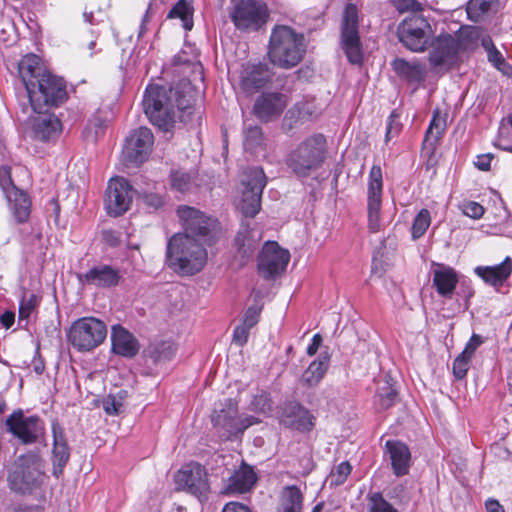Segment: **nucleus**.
I'll return each mask as SVG.
<instances>
[{
	"instance_id": "obj_1",
	"label": "nucleus",
	"mask_w": 512,
	"mask_h": 512,
	"mask_svg": "<svg viewBox=\"0 0 512 512\" xmlns=\"http://www.w3.org/2000/svg\"><path fill=\"white\" fill-rule=\"evenodd\" d=\"M190 82L183 80L174 88L157 84L147 86L143 96V109L150 122L158 128L168 131L176 122L177 112L192 109Z\"/></svg>"
},
{
	"instance_id": "obj_2",
	"label": "nucleus",
	"mask_w": 512,
	"mask_h": 512,
	"mask_svg": "<svg viewBox=\"0 0 512 512\" xmlns=\"http://www.w3.org/2000/svg\"><path fill=\"white\" fill-rule=\"evenodd\" d=\"M207 245L189 235L174 234L167 243L168 266L181 275H193L202 270L207 261Z\"/></svg>"
},
{
	"instance_id": "obj_3",
	"label": "nucleus",
	"mask_w": 512,
	"mask_h": 512,
	"mask_svg": "<svg viewBox=\"0 0 512 512\" xmlns=\"http://www.w3.org/2000/svg\"><path fill=\"white\" fill-rule=\"evenodd\" d=\"M397 34L399 42L409 51L429 50V62L434 68L451 62L459 49V42L451 34Z\"/></svg>"
},
{
	"instance_id": "obj_4",
	"label": "nucleus",
	"mask_w": 512,
	"mask_h": 512,
	"mask_svg": "<svg viewBox=\"0 0 512 512\" xmlns=\"http://www.w3.org/2000/svg\"><path fill=\"white\" fill-rule=\"evenodd\" d=\"M326 158V139L322 134L307 137L290 151L286 165L299 178L318 170Z\"/></svg>"
},
{
	"instance_id": "obj_5",
	"label": "nucleus",
	"mask_w": 512,
	"mask_h": 512,
	"mask_svg": "<svg viewBox=\"0 0 512 512\" xmlns=\"http://www.w3.org/2000/svg\"><path fill=\"white\" fill-rule=\"evenodd\" d=\"M238 406L232 399L221 402L211 415L213 427L222 440L239 437L250 426L259 423L254 416L237 417Z\"/></svg>"
},
{
	"instance_id": "obj_6",
	"label": "nucleus",
	"mask_w": 512,
	"mask_h": 512,
	"mask_svg": "<svg viewBox=\"0 0 512 512\" xmlns=\"http://www.w3.org/2000/svg\"><path fill=\"white\" fill-rule=\"evenodd\" d=\"M306 51L304 34H271L268 55L281 68L296 66Z\"/></svg>"
},
{
	"instance_id": "obj_7",
	"label": "nucleus",
	"mask_w": 512,
	"mask_h": 512,
	"mask_svg": "<svg viewBox=\"0 0 512 512\" xmlns=\"http://www.w3.org/2000/svg\"><path fill=\"white\" fill-rule=\"evenodd\" d=\"M26 92L32 109L37 113L49 107H58L67 99L65 82L49 72L44 73L35 86Z\"/></svg>"
},
{
	"instance_id": "obj_8",
	"label": "nucleus",
	"mask_w": 512,
	"mask_h": 512,
	"mask_svg": "<svg viewBox=\"0 0 512 512\" xmlns=\"http://www.w3.org/2000/svg\"><path fill=\"white\" fill-rule=\"evenodd\" d=\"M177 215L184 228V233L189 237L203 241L207 245L216 242L219 234V226L216 219L206 216L200 210L190 206H180Z\"/></svg>"
},
{
	"instance_id": "obj_9",
	"label": "nucleus",
	"mask_w": 512,
	"mask_h": 512,
	"mask_svg": "<svg viewBox=\"0 0 512 512\" xmlns=\"http://www.w3.org/2000/svg\"><path fill=\"white\" fill-rule=\"evenodd\" d=\"M107 336L106 324L96 317H82L73 322L68 333L71 345L78 351H91Z\"/></svg>"
},
{
	"instance_id": "obj_10",
	"label": "nucleus",
	"mask_w": 512,
	"mask_h": 512,
	"mask_svg": "<svg viewBox=\"0 0 512 512\" xmlns=\"http://www.w3.org/2000/svg\"><path fill=\"white\" fill-rule=\"evenodd\" d=\"M266 185V176L260 167L245 172L242 179L240 196L236 199V208L249 218L255 217L261 209V195Z\"/></svg>"
},
{
	"instance_id": "obj_11",
	"label": "nucleus",
	"mask_w": 512,
	"mask_h": 512,
	"mask_svg": "<svg viewBox=\"0 0 512 512\" xmlns=\"http://www.w3.org/2000/svg\"><path fill=\"white\" fill-rule=\"evenodd\" d=\"M42 464L35 453L18 457L8 475L11 489L20 493L30 492L40 484Z\"/></svg>"
},
{
	"instance_id": "obj_12",
	"label": "nucleus",
	"mask_w": 512,
	"mask_h": 512,
	"mask_svg": "<svg viewBox=\"0 0 512 512\" xmlns=\"http://www.w3.org/2000/svg\"><path fill=\"white\" fill-rule=\"evenodd\" d=\"M175 483L178 489L194 495L201 502L208 498V474L205 467L198 463H189L179 470L175 474Z\"/></svg>"
},
{
	"instance_id": "obj_13",
	"label": "nucleus",
	"mask_w": 512,
	"mask_h": 512,
	"mask_svg": "<svg viewBox=\"0 0 512 512\" xmlns=\"http://www.w3.org/2000/svg\"><path fill=\"white\" fill-rule=\"evenodd\" d=\"M267 18V7L259 0H239L231 12V19L237 29L260 30Z\"/></svg>"
},
{
	"instance_id": "obj_14",
	"label": "nucleus",
	"mask_w": 512,
	"mask_h": 512,
	"mask_svg": "<svg viewBox=\"0 0 512 512\" xmlns=\"http://www.w3.org/2000/svg\"><path fill=\"white\" fill-rule=\"evenodd\" d=\"M134 196V190L130 183L123 177H116L109 181L105 207L109 215L114 217L124 214L130 208Z\"/></svg>"
},
{
	"instance_id": "obj_15",
	"label": "nucleus",
	"mask_w": 512,
	"mask_h": 512,
	"mask_svg": "<svg viewBox=\"0 0 512 512\" xmlns=\"http://www.w3.org/2000/svg\"><path fill=\"white\" fill-rule=\"evenodd\" d=\"M6 426L24 444L35 443L44 432V424L39 417H26L22 411L11 414L6 420Z\"/></svg>"
},
{
	"instance_id": "obj_16",
	"label": "nucleus",
	"mask_w": 512,
	"mask_h": 512,
	"mask_svg": "<svg viewBox=\"0 0 512 512\" xmlns=\"http://www.w3.org/2000/svg\"><path fill=\"white\" fill-rule=\"evenodd\" d=\"M290 260V254L276 242H267L258 256L259 273L266 279L282 273Z\"/></svg>"
},
{
	"instance_id": "obj_17",
	"label": "nucleus",
	"mask_w": 512,
	"mask_h": 512,
	"mask_svg": "<svg viewBox=\"0 0 512 512\" xmlns=\"http://www.w3.org/2000/svg\"><path fill=\"white\" fill-rule=\"evenodd\" d=\"M154 136L147 127H140L134 130L126 139L122 151L123 158L132 164H141L151 152Z\"/></svg>"
},
{
	"instance_id": "obj_18",
	"label": "nucleus",
	"mask_w": 512,
	"mask_h": 512,
	"mask_svg": "<svg viewBox=\"0 0 512 512\" xmlns=\"http://www.w3.org/2000/svg\"><path fill=\"white\" fill-rule=\"evenodd\" d=\"M383 179L380 166H372L368 180V227L370 232L380 230V209L382 203Z\"/></svg>"
},
{
	"instance_id": "obj_19",
	"label": "nucleus",
	"mask_w": 512,
	"mask_h": 512,
	"mask_svg": "<svg viewBox=\"0 0 512 512\" xmlns=\"http://www.w3.org/2000/svg\"><path fill=\"white\" fill-rule=\"evenodd\" d=\"M61 129V122L55 115L41 111L31 121L29 136L34 141L49 142L58 137Z\"/></svg>"
},
{
	"instance_id": "obj_20",
	"label": "nucleus",
	"mask_w": 512,
	"mask_h": 512,
	"mask_svg": "<svg viewBox=\"0 0 512 512\" xmlns=\"http://www.w3.org/2000/svg\"><path fill=\"white\" fill-rule=\"evenodd\" d=\"M285 107V95L281 93H263L256 99L253 112L258 119L268 122L279 117Z\"/></svg>"
},
{
	"instance_id": "obj_21",
	"label": "nucleus",
	"mask_w": 512,
	"mask_h": 512,
	"mask_svg": "<svg viewBox=\"0 0 512 512\" xmlns=\"http://www.w3.org/2000/svg\"><path fill=\"white\" fill-rule=\"evenodd\" d=\"M314 416L297 402H288L283 407L282 422L285 426L301 432H309L314 427Z\"/></svg>"
},
{
	"instance_id": "obj_22",
	"label": "nucleus",
	"mask_w": 512,
	"mask_h": 512,
	"mask_svg": "<svg viewBox=\"0 0 512 512\" xmlns=\"http://www.w3.org/2000/svg\"><path fill=\"white\" fill-rule=\"evenodd\" d=\"M272 79V73L265 64H248L240 76V86L246 93H255Z\"/></svg>"
},
{
	"instance_id": "obj_23",
	"label": "nucleus",
	"mask_w": 512,
	"mask_h": 512,
	"mask_svg": "<svg viewBox=\"0 0 512 512\" xmlns=\"http://www.w3.org/2000/svg\"><path fill=\"white\" fill-rule=\"evenodd\" d=\"M140 345L136 337L121 325L111 328V350L125 358H133L139 352Z\"/></svg>"
},
{
	"instance_id": "obj_24",
	"label": "nucleus",
	"mask_w": 512,
	"mask_h": 512,
	"mask_svg": "<svg viewBox=\"0 0 512 512\" xmlns=\"http://www.w3.org/2000/svg\"><path fill=\"white\" fill-rule=\"evenodd\" d=\"M77 277L82 284L103 288L116 286L121 278L117 269L104 264L92 267L86 273L78 274Z\"/></svg>"
},
{
	"instance_id": "obj_25",
	"label": "nucleus",
	"mask_w": 512,
	"mask_h": 512,
	"mask_svg": "<svg viewBox=\"0 0 512 512\" xmlns=\"http://www.w3.org/2000/svg\"><path fill=\"white\" fill-rule=\"evenodd\" d=\"M385 450L389 455L394 474L398 477L407 475L411 464L409 447L401 441L388 440L385 444Z\"/></svg>"
},
{
	"instance_id": "obj_26",
	"label": "nucleus",
	"mask_w": 512,
	"mask_h": 512,
	"mask_svg": "<svg viewBox=\"0 0 512 512\" xmlns=\"http://www.w3.org/2000/svg\"><path fill=\"white\" fill-rule=\"evenodd\" d=\"M475 274L486 284L495 288L501 287L510 277L512 272V260L506 257L500 264L493 266H477Z\"/></svg>"
},
{
	"instance_id": "obj_27",
	"label": "nucleus",
	"mask_w": 512,
	"mask_h": 512,
	"mask_svg": "<svg viewBox=\"0 0 512 512\" xmlns=\"http://www.w3.org/2000/svg\"><path fill=\"white\" fill-rule=\"evenodd\" d=\"M257 481V476L248 465H242L227 480L223 494H242L250 491Z\"/></svg>"
},
{
	"instance_id": "obj_28",
	"label": "nucleus",
	"mask_w": 512,
	"mask_h": 512,
	"mask_svg": "<svg viewBox=\"0 0 512 512\" xmlns=\"http://www.w3.org/2000/svg\"><path fill=\"white\" fill-rule=\"evenodd\" d=\"M458 283L456 271L444 264H436L433 270V286L443 298H451Z\"/></svg>"
},
{
	"instance_id": "obj_29",
	"label": "nucleus",
	"mask_w": 512,
	"mask_h": 512,
	"mask_svg": "<svg viewBox=\"0 0 512 512\" xmlns=\"http://www.w3.org/2000/svg\"><path fill=\"white\" fill-rule=\"evenodd\" d=\"M18 69L26 91L32 89V87L35 86V82H37L44 73H48L42 67L40 58L34 54L23 57L19 62Z\"/></svg>"
},
{
	"instance_id": "obj_30",
	"label": "nucleus",
	"mask_w": 512,
	"mask_h": 512,
	"mask_svg": "<svg viewBox=\"0 0 512 512\" xmlns=\"http://www.w3.org/2000/svg\"><path fill=\"white\" fill-rule=\"evenodd\" d=\"M53 439V474L59 477L69 460L70 452L61 427L55 424L53 425Z\"/></svg>"
},
{
	"instance_id": "obj_31",
	"label": "nucleus",
	"mask_w": 512,
	"mask_h": 512,
	"mask_svg": "<svg viewBox=\"0 0 512 512\" xmlns=\"http://www.w3.org/2000/svg\"><path fill=\"white\" fill-rule=\"evenodd\" d=\"M397 75L409 83H420L426 77L425 66L419 62H409L402 58H397L392 63Z\"/></svg>"
},
{
	"instance_id": "obj_32",
	"label": "nucleus",
	"mask_w": 512,
	"mask_h": 512,
	"mask_svg": "<svg viewBox=\"0 0 512 512\" xmlns=\"http://www.w3.org/2000/svg\"><path fill=\"white\" fill-rule=\"evenodd\" d=\"M7 200L12 203L13 214L19 223L28 220L30 215V200L28 195L18 188H13L12 191L5 194Z\"/></svg>"
},
{
	"instance_id": "obj_33",
	"label": "nucleus",
	"mask_w": 512,
	"mask_h": 512,
	"mask_svg": "<svg viewBox=\"0 0 512 512\" xmlns=\"http://www.w3.org/2000/svg\"><path fill=\"white\" fill-rule=\"evenodd\" d=\"M303 496L296 486H287L283 489L280 498V505L277 512H301Z\"/></svg>"
},
{
	"instance_id": "obj_34",
	"label": "nucleus",
	"mask_w": 512,
	"mask_h": 512,
	"mask_svg": "<svg viewBox=\"0 0 512 512\" xmlns=\"http://www.w3.org/2000/svg\"><path fill=\"white\" fill-rule=\"evenodd\" d=\"M328 362L329 361L327 357H320L319 359L311 362L308 368L302 374V385L309 388L317 386L327 371Z\"/></svg>"
},
{
	"instance_id": "obj_35",
	"label": "nucleus",
	"mask_w": 512,
	"mask_h": 512,
	"mask_svg": "<svg viewBox=\"0 0 512 512\" xmlns=\"http://www.w3.org/2000/svg\"><path fill=\"white\" fill-rule=\"evenodd\" d=\"M341 45L351 64L363 62L364 55L359 34H342Z\"/></svg>"
},
{
	"instance_id": "obj_36",
	"label": "nucleus",
	"mask_w": 512,
	"mask_h": 512,
	"mask_svg": "<svg viewBox=\"0 0 512 512\" xmlns=\"http://www.w3.org/2000/svg\"><path fill=\"white\" fill-rule=\"evenodd\" d=\"M482 46L487 52L488 61L505 75L512 73V67L505 61L501 52L496 48L490 37L482 39Z\"/></svg>"
},
{
	"instance_id": "obj_37",
	"label": "nucleus",
	"mask_w": 512,
	"mask_h": 512,
	"mask_svg": "<svg viewBox=\"0 0 512 512\" xmlns=\"http://www.w3.org/2000/svg\"><path fill=\"white\" fill-rule=\"evenodd\" d=\"M446 130V119L438 110L434 111L433 117L426 131L425 142L431 145L436 144L443 136Z\"/></svg>"
},
{
	"instance_id": "obj_38",
	"label": "nucleus",
	"mask_w": 512,
	"mask_h": 512,
	"mask_svg": "<svg viewBox=\"0 0 512 512\" xmlns=\"http://www.w3.org/2000/svg\"><path fill=\"white\" fill-rule=\"evenodd\" d=\"M170 19H179L184 30L193 28L192 8L184 0L178 1L168 14Z\"/></svg>"
},
{
	"instance_id": "obj_39",
	"label": "nucleus",
	"mask_w": 512,
	"mask_h": 512,
	"mask_svg": "<svg viewBox=\"0 0 512 512\" xmlns=\"http://www.w3.org/2000/svg\"><path fill=\"white\" fill-rule=\"evenodd\" d=\"M397 400V391L392 385L386 381L381 387L378 388L374 397V404L380 410H386L392 407Z\"/></svg>"
},
{
	"instance_id": "obj_40",
	"label": "nucleus",
	"mask_w": 512,
	"mask_h": 512,
	"mask_svg": "<svg viewBox=\"0 0 512 512\" xmlns=\"http://www.w3.org/2000/svg\"><path fill=\"white\" fill-rule=\"evenodd\" d=\"M176 349L170 342L162 341L150 346L148 353L149 358L154 364H159L170 360L175 354Z\"/></svg>"
},
{
	"instance_id": "obj_41",
	"label": "nucleus",
	"mask_w": 512,
	"mask_h": 512,
	"mask_svg": "<svg viewBox=\"0 0 512 512\" xmlns=\"http://www.w3.org/2000/svg\"><path fill=\"white\" fill-rule=\"evenodd\" d=\"M431 30L430 24L420 14L413 13L406 17L398 27V32H426Z\"/></svg>"
},
{
	"instance_id": "obj_42",
	"label": "nucleus",
	"mask_w": 512,
	"mask_h": 512,
	"mask_svg": "<svg viewBox=\"0 0 512 512\" xmlns=\"http://www.w3.org/2000/svg\"><path fill=\"white\" fill-rule=\"evenodd\" d=\"M367 512H399L388 502L381 492H370L367 495Z\"/></svg>"
},
{
	"instance_id": "obj_43",
	"label": "nucleus",
	"mask_w": 512,
	"mask_h": 512,
	"mask_svg": "<svg viewBox=\"0 0 512 512\" xmlns=\"http://www.w3.org/2000/svg\"><path fill=\"white\" fill-rule=\"evenodd\" d=\"M263 133L259 126H249L244 131L243 145L245 150L255 153L263 144Z\"/></svg>"
},
{
	"instance_id": "obj_44",
	"label": "nucleus",
	"mask_w": 512,
	"mask_h": 512,
	"mask_svg": "<svg viewBox=\"0 0 512 512\" xmlns=\"http://www.w3.org/2000/svg\"><path fill=\"white\" fill-rule=\"evenodd\" d=\"M495 0H470L467 4V15L472 21H479L492 8Z\"/></svg>"
},
{
	"instance_id": "obj_45",
	"label": "nucleus",
	"mask_w": 512,
	"mask_h": 512,
	"mask_svg": "<svg viewBox=\"0 0 512 512\" xmlns=\"http://www.w3.org/2000/svg\"><path fill=\"white\" fill-rule=\"evenodd\" d=\"M193 185V178L190 173L176 170L170 174V186L173 190L180 193L190 191Z\"/></svg>"
},
{
	"instance_id": "obj_46",
	"label": "nucleus",
	"mask_w": 512,
	"mask_h": 512,
	"mask_svg": "<svg viewBox=\"0 0 512 512\" xmlns=\"http://www.w3.org/2000/svg\"><path fill=\"white\" fill-rule=\"evenodd\" d=\"M126 391L120 390L117 394H109L102 402L103 410L111 416L118 415L123 409Z\"/></svg>"
},
{
	"instance_id": "obj_47",
	"label": "nucleus",
	"mask_w": 512,
	"mask_h": 512,
	"mask_svg": "<svg viewBox=\"0 0 512 512\" xmlns=\"http://www.w3.org/2000/svg\"><path fill=\"white\" fill-rule=\"evenodd\" d=\"M431 224V216L430 212L427 209H421L418 214L415 216L412 227H411V233L412 238L414 240L419 239L422 237L428 227Z\"/></svg>"
},
{
	"instance_id": "obj_48",
	"label": "nucleus",
	"mask_w": 512,
	"mask_h": 512,
	"mask_svg": "<svg viewBox=\"0 0 512 512\" xmlns=\"http://www.w3.org/2000/svg\"><path fill=\"white\" fill-rule=\"evenodd\" d=\"M358 10L356 5L349 3L346 5L343 19L342 32H358Z\"/></svg>"
},
{
	"instance_id": "obj_49",
	"label": "nucleus",
	"mask_w": 512,
	"mask_h": 512,
	"mask_svg": "<svg viewBox=\"0 0 512 512\" xmlns=\"http://www.w3.org/2000/svg\"><path fill=\"white\" fill-rule=\"evenodd\" d=\"M38 304L39 300L35 294H24L19 305V320H28Z\"/></svg>"
},
{
	"instance_id": "obj_50",
	"label": "nucleus",
	"mask_w": 512,
	"mask_h": 512,
	"mask_svg": "<svg viewBox=\"0 0 512 512\" xmlns=\"http://www.w3.org/2000/svg\"><path fill=\"white\" fill-rule=\"evenodd\" d=\"M352 471V466L349 462L345 461L340 463L329 475L331 486L342 485Z\"/></svg>"
},
{
	"instance_id": "obj_51",
	"label": "nucleus",
	"mask_w": 512,
	"mask_h": 512,
	"mask_svg": "<svg viewBox=\"0 0 512 512\" xmlns=\"http://www.w3.org/2000/svg\"><path fill=\"white\" fill-rule=\"evenodd\" d=\"M471 357L468 355H465L463 352L456 357V359L453 362V374L457 379H463L468 370L470 365Z\"/></svg>"
},
{
	"instance_id": "obj_52",
	"label": "nucleus",
	"mask_w": 512,
	"mask_h": 512,
	"mask_svg": "<svg viewBox=\"0 0 512 512\" xmlns=\"http://www.w3.org/2000/svg\"><path fill=\"white\" fill-rule=\"evenodd\" d=\"M143 201L147 207L153 210H159L165 205V195L163 192H144Z\"/></svg>"
},
{
	"instance_id": "obj_53",
	"label": "nucleus",
	"mask_w": 512,
	"mask_h": 512,
	"mask_svg": "<svg viewBox=\"0 0 512 512\" xmlns=\"http://www.w3.org/2000/svg\"><path fill=\"white\" fill-rule=\"evenodd\" d=\"M251 410L261 413H266L271 409V402L267 393H260L255 395L250 404Z\"/></svg>"
},
{
	"instance_id": "obj_54",
	"label": "nucleus",
	"mask_w": 512,
	"mask_h": 512,
	"mask_svg": "<svg viewBox=\"0 0 512 512\" xmlns=\"http://www.w3.org/2000/svg\"><path fill=\"white\" fill-rule=\"evenodd\" d=\"M509 123L512 127V114L509 116ZM509 135L510 131L507 128H501L495 145L501 150L512 152V141Z\"/></svg>"
},
{
	"instance_id": "obj_55",
	"label": "nucleus",
	"mask_w": 512,
	"mask_h": 512,
	"mask_svg": "<svg viewBox=\"0 0 512 512\" xmlns=\"http://www.w3.org/2000/svg\"><path fill=\"white\" fill-rule=\"evenodd\" d=\"M463 213L473 219H480L484 214V207L478 202L469 201L462 206Z\"/></svg>"
},
{
	"instance_id": "obj_56",
	"label": "nucleus",
	"mask_w": 512,
	"mask_h": 512,
	"mask_svg": "<svg viewBox=\"0 0 512 512\" xmlns=\"http://www.w3.org/2000/svg\"><path fill=\"white\" fill-rule=\"evenodd\" d=\"M0 187L4 194L9 193L13 188H16L11 179V171L8 166H0Z\"/></svg>"
},
{
	"instance_id": "obj_57",
	"label": "nucleus",
	"mask_w": 512,
	"mask_h": 512,
	"mask_svg": "<svg viewBox=\"0 0 512 512\" xmlns=\"http://www.w3.org/2000/svg\"><path fill=\"white\" fill-rule=\"evenodd\" d=\"M260 313H261L260 306L252 305V306L248 307L243 316L242 323L246 324L247 326H249L251 328L254 327L259 321Z\"/></svg>"
},
{
	"instance_id": "obj_58",
	"label": "nucleus",
	"mask_w": 512,
	"mask_h": 512,
	"mask_svg": "<svg viewBox=\"0 0 512 512\" xmlns=\"http://www.w3.org/2000/svg\"><path fill=\"white\" fill-rule=\"evenodd\" d=\"M251 327L244 323L236 326L233 332V342L239 346L247 343Z\"/></svg>"
},
{
	"instance_id": "obj_59",
	"label": "nucleus",
	"mask_w": 512,
	"mask_h": 512,
	"mask_svg": "<svg viewBox=\"0 0 512 512\" xmlns=\"http://www.w3.org/2000/svg\"><path fill=\"white\" fill-rule=\"evenodd\" d=\"M401 131V124L397 120V115L395 113H392L387 121L386 126V141H389L390 139L397 136Z\"/></svg>"
},
{
	"instance_id": "obj_60",
	"label": "nucleus",
	"mask_w": 512,
	"mask_h": 512,
	"mask_svg": "<svg viewBox=\"0 0 512 512\" xmlns=\"http://www.w3.org/2000/svg\"><path fill=\"white\" fill-rule=\"evenodd\" d=\"M483 343L482 336L478 334H473L470 340L467 342L464 350L462 351L465 355H468L472 358L476 349Z\"/></svg>"
},
{
	"instance_id": "obj_61",
	"label": "nucleus",
	"mask_w": 512,
	"mask_h": 512,
	"mask_svg": "<svg viewBox=\"0 0 512 512\" xmlns=\"http://www.w3.org/2000/svg\"><path fill=\"white\" fill-rule=\"evenodd\" d=\"M458 295H462L465 299V307L468 308V301L474 295V290L471 287L470 283L467 281H462L460 284V290L458 291Z\"/></svg>"
},
{
	"instance_id": "obj_62",
	"label": "nucleus",
	"mask_w": 512,
	"mask_h": 512,
	"mask_svg": "<svg viewBox=\"0 0 512 512\" xmlns=\"http://www.w3.org/2000/svg\"><path fill=\"white\" fill-rule=\"evenodd\" d=\"M491 154L479 155L475 161V166L481 171H488L491 166Z\"/></svg>"
},
{
	"instance_id": "obj_63",
	"label": "nucleus",
	"mask_w": 512,
	"mask_h": 512,
	"mask_svg": "<svg viewBox=\"0 0 512 512\" xmlns=\"http://www.w3.org/2000/svg\"><path fill=\"white\" fill-rule=\"evenodd\" d=\"M222 512H253L246 505L239 502H229L227 503Z\"/></svg>"
},
{
	"instance_id": "obj_64",
	"label": "nucleus",
	"mask_w": 512,
	"mask_h": 512,
	"mask_svg": "<svg viewBox=\"0 0 512 512\" xmlns=\"http://www.w3.org/2000/svg\"><path fill=\"white\" fill-rule=\"evenodd\" d=\"M394 3L400 12L414 10L418 6L415 0H394Z\"/></svg>"
}]
</instances>
